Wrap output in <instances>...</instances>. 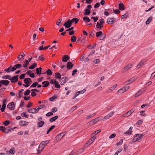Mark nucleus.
<instances>
[{"label": "nucleus", "mask_w": 155, "mask_h": 155, "mask_svg": "<svg viewBox=\"0 0 155 155\" xmlns=\"http://www.w3.org/2000/svg\"><path fill=\"white\" fill-rule=\"evenodd\" d=\"M50 142V140H47L46 141H42L40 144L39 146L41 147V150H42L46 145Z\"/></svg>", "instance_id": "obj_1"}, {"label": "nucleus", "mask_w": 155, "mask_h": 155, "mask_svg": "<svg viewBox=\"0 0 155 155\" xmlns=\"http://www.w3.org/2000/svg\"><path fill=\"white\" fill-rule=\"evenodd\" d=\"M0 131H2L5 134H8L9 132H11V130L7 129V128L4 126H0Z\"/></svg>", "instance_id": "obj_2"}, {"label": "nucleus", "mask_w": 155, "mask_h": 155, "mask_svg": "<svg viewBox=\"0 0 155 155\" xmlns=\"http://www.w3.org/2000/svg\"><path fill=\"white\" fill-rule=\"evenodd\" d=\"M72 24L70 20L68 19L64 22L63 25L66 28H70Z\"/></svg>", "instance_id": "obj_3"}, {"label": "nucleus", "mask_w": 155, "mask_h": 155, "mask_svg": "<svg viewBox=\"0 0 155 155\" xmlns=\"http://www.w3.org/2000/svg\"><path fill=\"white\" fill-rule=\"evenodd\" d=\"M31 80V78H25L24 80V83L25 84H23V85L25 87H27L30 85L29 81Z\"/></svg>", "instance_id": "obj_4"}, {"label": "nucleus", "mask_w": 155, "mask_h": 155, "mask_svg": "<svg viewBox=\"0 0 155 155\" xmlns=\"http://www.w3.org/2000/svg\"><path fill=\"white\" fill-rule=\"evenodd\" d=\"M18 75H16L15 76H13L11 77L10 78V80L11 81V82L12 83H15L18 82Z\"/></svg>", "instance_id": "obj_5"}, {"label": "nucleus", "mask_w": 155, "mask_h": 155, "mask_svg": "<svg viewBox=\"0 0 155 155\" xmlns=\"http://www.w3.org/2000/svg\"><path fill=\"white\" fill-rule=\"evenodd\" d=\"M65 132L61 133L55 137L56 140L59 141L66 134Z\"/></svg>", "instance_id": "obj_6"}, {"label": "nucleus", "mask_w": 155, "mask_h": 155, "mask_svg": "<svg viewBox=\"0 0 155 155\" xmlns=\"http://www.w3.org/2000/svg\"><path fill=\"white\" fill-rule=\"evenodd\" d=\"M7 107L11 110H14L15 108L14 102H13L9 103L7 105Z\"/></svg>", "instance_id": "obj_7"}, {"label": "nucleus", "mask_w": 155, "mask_h": 155, "mask_svg": "<svg viewBox=\"0 0 155 155\" xmlns=\"http://www.w3.org/2000/svg\"><path fill=\"white\" fill-rule=\"evenodd\" d=\"M133 66V64L132 63H131L127 65L126 66L124 67L122 71L123 72H125L129 69L131 68Z\"/></svg>", "instance_id": "obj_8"}, {"label": "nucleus", "mask_w": 155, "mask_h": 155, "mask_svg": "<svg viewBox=\"0 0 155 155\" xmlns=\"http://www.w3.org/2000/svg\"><path fill=\"white\" fill-rule=\"evenodd\" d=\"M6 105V99H4L3 101V104L2 105V107L1 108V110L2 112H3L5 111V107Z\"/></svg>", "instance_id": "obj_9"}, {"label": "nucleus", "mask_w": 155, "mask_h": 155, "mask_svg": "<svg viewBox=\"0 0 155 155\" xmlns=\"http://www.w3.org/2000/svg\"><path fill=\"white\" fill-rule=\"evenodd\" d=\"M134 110L133 109L127 112L126 113L124 114L123 115V117H127L130 116L131 114L134 112Z\"/></svg>", "instance_id": "obj_10"}, {"label": "nucleus", "mask_w": 155, "mask_h": 155, "mask_svg": "<svg viewBox=\"0 0 155 155\" xmlns=\"http://www.w3.org/2000/svg\"><path fill=\"white\" fill-rule=\"evenodd\" d=\"M135 80V78L132 77L129 80L126 81L124 83L126 85L129 84L134 82Z\"/></svg>", "instance_id": "obj_11"}, {"label": "nucleus", "mask_w": 155, "mask_h": 155, "mask_svg": "<svg viewBox=\"0 0 155 155\" xmlns=\"http://www.w3.org/2000/svg\"><path fill=\"white\" fill-rule=\"evenodd\" d=\"M140 137L139 136V134H136L135 135L134 139L132 140V141L134 142L140 140Z\"/></svg>", "instance_id": "obj_12"}, {"label": "nucleus", "mask_w": 155, "mask_h": 155, "mask_svg": "<svg viewBox=\"0 0 155 155\" xmlns=\"http://www.w3.org/2000/svg\"><path fill=\"white\" fill-rule=\"evenodd\" d=\"M96 138V137L95 136H93L92 137H91L89 140L87 141V143H86L87 144H88L89 145H90L91 143H92L94 140Z\"/></svg>", "instance_id": "obj_13"}, {"label": "nucleus", "mask_w": 155, "mask_h": 155, "mask_svg": "<svg viewBox=\"0 0 155 155\" xmlns=\"http://www.w3.org/2000/svg\"><path fill=\"white\" fill-rule=\"evenodd\" d=\"M115 21L114 18H108L107 21V23L108 24H113Z\"/></svg>", "instance_id": "obj_14"}, {"label": "nucleus", "mask_w": 155, "mask_h": 155, "mask_svg": "<svg viewBox=\"0 0 155 155\" xmlns=\"http://www.w3.org/2000/svg\"><path fill=\"white\" fill-rule=\"evenodd\" d=\"M102 35L103 33L101 31L97 32L96 33V37H99L101 40H103L104 38H103V37H102Z\"/></svg>", "instance_id": "obj_15"}, {"label": "nucleus", "mask_w": 155, "mask_h": 155, "mask_svg": "<svg viewBox=\"0 0 155 155\" xmlns=\"http://www.w3.org/2000/svg\"><path fill=\"white\" fill-rule=\"evenodd\" d=\"M74 66V64H72L71 62H68L67 65V68L68 70L71 69Z\"/></svg>", "instance_id": "obj_16"}, {"label": "nucleus", "mask_w": 155, "mask_h": 155, "mask_svg": "<svg viewBox=\"0 0 155 155\" xmlns=\"http://www.w3.org/2000/svg\"><path fill=\"white\" fill-rule=\"evenodd\" d=\"M28 112L30 113H36L38 112V111L36 110V108H31L28 110Z\"/></svg>", "instance_id": "obj_17"}, {"label": "nucleus", "mask_w": 155, "mask_h": 155, "mask_svg": "<svg viewBox=\"0 0 155 155\" xmlns=\"http://www.w3.org/2000/svg\"><path fill=\"white\" fill-rule=\"evenodd\" d=\"M79 42H80L81 44H84L85 43L84 39L81 37L79 38L76 43H79Z\"/></svg>", "instance_id": "obj_18"}, {"label": "nucleus", "mask_w": 155, "mask_h": 155, "mask_svg": "<svg viewBox=\"0 0 155 155\" xmlns=\"http://www.w3.org/2000/svg\"><path fill=\"white\" fill-rule=\"evenodd\" d=\"M70 59V57L68 55H64L62 57V61L63 62H66Z\"/></svg>", "instance_id": "obj_19"}, {"label": "nucleus", "mask_w": 155, "mask_h": 155, "mask_svg": "<svg viewBox=\"0 0 155 155\" xmlns=\"http://www.w3.org/2000/svg\"><path fill=\"white\" fill-rule=\"evenodd\" d=\"M79 21V19L77 18H73L71 20H70V21L72 24L74 23L75 24H76Z\"/></svg>", "instance_id": "obj_20"}, {"label": "nucleus", "mask_w": 155, "mask_h": 155, "mask_svg": "<svg viewBox=\"0 0 155 155\" xmlns=\"http://www.w3.org/2000/svg\"><path fill=\"white\" fill-rule=\"evenodd\" d=\"M145 62V61L143 62V61H141L138 64L136 67V69H139L142 66L144 65V64Z\"/></svg>", "instance_id": "obj_21"}, {"label": "nucleus", "mask_w": 155, "mask_h": 155, "mask_svg": "<svg viewBox=\"0 0 155 155\" xmlns=\"http://www.w3.org/2000/svg\"><path fill=\"white\" fill-rule=\"evenodd\" d=\"M1 81L2 84L5 86H7L10 82L9 81L7 80H1Z\"/></svg>", "instance_id": "obj_22"}, {"label": "nucleus", "mask_w": 155, "mask_h": 155, "mask_svg": "<svg viewBox=\"0 0 155 155\" xmlns=\"http://www.w3.org/2000/svg\"><path fill=\"white\" fill-rule=\"evenodd\" d=\"M45 124V122L44 121H41L37 123V126L39 127H41L43 126Z\"/></svg>", "instance_id": "obj_23"}, {"label": "nucleus", "mask_w": 155, "mask_h": 155, "mask_svg": "<svg viewBox=\"0 0 155 155\" xmlns=\"http://www.w3.org/2000/svg\"><path fill=\"white\" fill-rule=\"evenodd\" d=\"M84 15H89L91 13V10L90 9H89L86 8L84 9Z\"/></svg>", "instance_id": "obj_24"}, {"label": "nucleus", "mask_w": 155, "mask_h": 155, "mask_svg": "<svg viewBox=\"0 0 155 155\" xmlns=\"http://www.w3.org/2000/svg\"><path fill=\"white\" fill-rule=\"evenodd\" d=\"M49 82L47 81H44L42 83V84L43 85L42 86L43 87H48L49 85Z\"/></svg>", "instance_id": "obj_25"}, {"label": "nucleus", "mask_w": 155, "mask_h": 155, "mask_svg": "<svg viewBox=\"0 0 155 155\" xmlns=\"http://www.w3.org/2000/svg\"><path fill=\"white\" fill-rule=\"evenodd\" d=\"M125 92V88H122L118 90V91H117V94H121Z\"/></svg>", "instance_id": "obj_26"}, {"label": "nucleus", "mask_w": 155, "mask_h": 155, "mask_svg": "<svg viewBox=\"0 0 155 155\" xmlns=\"http://www.w3.org/2000/svg\"><path fill=\"white\" fill-rule=\"evenodd\" d=\"M119 8L120 10H124V5L123 3H120L119 4Z\"/></svg>", "instance_id": "obj_27"}, {"label": "nucleus", "mask_w": 155, "mask_h": 155, "mask_svg": "<svg viewBox=\"0 0 155 155\" xmlns=\"http://www.w3.org/2000/svg\"><path fill=\"white\" fill-rule=\"evenodd\" d=\"M132 128H133V127H130V128H129L128 130L127 131V132H126L125 133V134H132V131H131V130H132Z\"/></svg>", "instance_id": "obj_28"}, {"label": "nucleus", "mask_w": 155, "mask_h": 155, "mask_svg": "<svg viewBox=\"0 0 155 155\" xmlns=\"http://www.w3.org/2000/svg\"><path fill=\"white\" fill-rule=\"evenodd\" d=\"M100 117H98L92 120L93 124H94L100 120Z\"/></svg>", "instance_id": "obj_29"}, {"label": "nucleus", "mask_w": 155, "mask_h": 155, "mask_svg": "<svg viewBox=\"0 0 155 155\" xmlns=\"http://www.w3.org/2000/svg\"><path fill=\"white\" fill-rule=\"evenodd\" d=\"M47 73L48 75H51L52 74V72L51 71V70L49 69H48L47 71L45 72H43V73H42V74H45Z\"/></svg>", "instance_id": "obj_30"}, {"label": "nucleus", "mask_w": 155, "mask_h": 155, "mask_svg": "<svg viewBox=\"0 0 155 155\" xmlns=\"http://www.w3.org/2000/svg\"><path fill=\"white\" fill-rule=\"evenodd\" d=\"M37 63H33L32 65L29 66V68L30 69H33L35 68L37 66Z\"/></svg>", "instance_id": "obj_31"}, {"label": "nucleus", "mask_w": 155, "mask_h": 155, "mask_svg": "<svg viewBox=\"0 0 155 155\" xmlns=\"http://www.w3.org/2000/svg\"><path fill=\"white\" fill-rule=\"evenodd\" d=\"M22 54L21 55H18L17 58L18 61H21L22 60L21 58L25 56V54L24 53H22Z\"/></svg>", "instance_id": "obj_32"}, {"label": "nucleus", "mask_w": 155, "mask_h": 155, "mask_svg": "<svg viewBox=\"0 0 155 155\" xmlns=\"http://www.w3.org/2000/svg\"><path fill=\"white\" fill-rule=\"evenodd\" d=\"M77 40V37L76 36L73 35L71 36V41L72 42H75Z\"/></svg>", "instance_id": "obj_33"}, {"label": "nucleus", "mask_w": 155, "mask_h": 155, "mask_svg": "<svg viewBox=\"0 0 155 155\" xmlns=\"http://www.w3.org/2000/svg\"><path fill=\"white\" fill-rule=\"evenodd\" d=\"M83 19L85 22H89L91 21L90 19L88 17L84 16L83 17Z\"/></svg>", "instance_id": "obj_34"}, {"label": "nucleus", "mask_w": 155, "mask_h": 155, "mask_svg": "<svg viewBox=\"0 0 155 155\" xmlns=\"http://www.w3.org/2000/svg\"><path fill=\"white\" fill-rule=\"evenodd\" d=\"M153 19V17L152 16H150L149 17L147 20L146 21V25H148L149 24L150 22Z\"/></svg>", "instance_id": "obj_35"}, {"label": "nucleus", "mask_w": 155, "mask_h": 155, "mask_svg": "<svg viewBox=\"0 0 155 155\" xmlns=\"http://www.w3.org/2000/svg\"><path fill=\"white\" fill-rule=\"evenodd\" d=\"M54 84H55V87L57 88H59L60 87V85L59 84L58 82V81H57L55 80L54 81Z\"/></svg>", "instance_id": "obj_36"}, {"label": "nucleus", "mask_w": 155, "mask_h": 155, "mask_svg": "<svg viewBox=\"0 0 155 155\" xmlns=\"http://www.w3.org/2000/svg\"><path fill=\"white\" fill-rule=\"evenodd\" d=\"M55 78L56 79H60L61 78V76L60 73L58 72L56 73L55 74Z\"/></svg>", "instance_id": "obj_37"}, {"label": "nucleus", "mask_w": 155, "mask_h": 155, "mask_svg": "<svg viewBox=\"0 0 155 155\" xmlns=\"http://www.w3.org/2000/svg\"><path fill=\"white\" fill-rule=\"evenodd\" d=\"M58 117L57 116H55L54 117H52V118L50 119V121L51 122H53L55 121L57 119H58Z\"/></svg>", "instance_id": "obj_38"}, {"label": "nucleus", "mask_w": 155, "mask_h": 155, "mask_svg": "<svg viewBox=\"0 0 155 155\" xmlns=\"http://www.w3.org/2000/svg\"><path fill=\"white\" fill-rule=\"evenodd\" d=\"M29 63V62H28V60H25L24 64H23V67L25 68H27L28 65Z\"/></svg>", "instance_id": "obj_39"}, {"label": "nucleus", "mask_w": 155, "mask_h": 155, "mask_svg": "<svg viewBox=\"0 0 155 155\" xmlns=\"http://www.w3.org/2000/svg\"><path fill=\"white\" fill-rule=\"evenodd\" d=\"M57 98V96L56 95H54L52 97L49 98V100L50 101H52L55 99H56Z\"/></svg>", "instance_id": "obj_40"}, {"label": "nucleus", "mask_w": 155, "mask_h": 155, "mask_svg": "<svg viewBox=\"0 0 155 155\" xmlns=\"http://www.w3.org/2000/svg\"><path fill=\"white\" fill-rule=\"evenodd\" d=\"M96 43H94L93 46H91V45H89L87 47V48L89 49L94 48L96 46Z\"/></svg>", "instance_id": "obj_41"}, {"label": "nucleus", "mask_w": 155, "mask_h": 155, "mask_svg": "<svg viewBox=\"0 0 155 155\" xmlns=\"http://www.w3.org/2000/svg\"><path fill=\"white\" fill-rule=\"evenodd\" d=\"M142 93V91L140 90L138 91L137 93H136L135 95V97H138Z\"/></svg>", "instance_id": "obj_42"}, {"label": "nucleus", "mask_w": 155, "mask_h": 155, "mask_svg": "<svg viewBox=\"0 0 155 155\" xmlns=\"http://www.w3.org/2000/svg\"><path fill=\"white\" fill-rule=\"evenodd\" d=\"M11 76L9 75H6L2 77V78L4 79H8L10 80V78H11Z\"/></svg>", "instance_id": "obj_43"}, {"label": "nucleus", "mask_w": 155, "mask_h": 155, "mask_svg": "<svg viewBox=\"0 0 155 155\" xmlns=\"http://www.w3.org/2000/svg\"><path fill=\"white\" fill-rule=\"evenodd\" d=\"M30 90H27V91L24 92V94L25 96H27L29 95L30 93Z\"/></svg>", "instance_id": "obj_44"}, {"label": "nucleus", "mask_w": 155, "mask_h": 155, "mask_svg": "<svg viewBox=\"0 0 155 155\" xmlns=\"http://www.w3.org/2000/svg\"><path fill=\"white\" fill-rule=\"evenodd\" d=\"M96 114L95 113H94L93 114H91L89 115H88L87 117L86 118L87 119L90 118L91 117H92L95 116Z\"/></svg>", "instance_id": "obj_45"}, {"label": "nucleus", "mask_w": 155, "mask_h": 155, "mask_svg": "<svg viewBox=\"0 0 155 155\" xmlns=\"http://www.w3.org/2000/svg\"><path fill=\"white\" fill-rule=\"evenodd\" d=\"M12 67V65H11L9 66L7 69H5V71H6L8 73H10L11 71V67Z\"/></svg>", "instance_id": "obj_46"}, {"label": "nucleus", "mask_w": 155, "mask_h": 155, "mask_svg": "<svg viewBox=\"0 0 155 155\" xmlns=\"http://www.w3.org/2000/svg\"><path fill=\"white\" fill-rule=\"evenodd\" d=\"M22 66V65L21 64H18L14 65V66L16 68V69L17 68H20Z\"/></svg>", "instance_id": "obj_47"}, {"label": "nucleus", "mask_w": 155, "mask_h": 155, "mask_svg": "<svg viewBox=\"0 0 155 155\" xmlns=\"http://www.w3.org/2000/svg\"><path fill=\"white\" fill-rule=\"evenodd\" d=\"M38 83L37 82H36L34 83H33L31 86L30 87H36L37 85H38Z\"/></svg>", "instance_id": "obj_48"}, {"label": "nucleus", "mask_w": 155, "mask_h": 155, "mask_svg": "<svg viewBox=\"0 0 155 155\" xmlns=\"http://www.w3.org/2000/svg\"><path fill=\"white\" fill-rule=\"evenodd\" d=\"M3 124L5 126H7L9 124L10 122L8 120H6L3 122Z\"/></svg>", "instance_id": "obj_49"}, {"label": "nucleus", "mask_w": 155, "mask_h": 155, "mask_svg": "<svg viewBox=\"0 0 155 155\" xmlns=\"http://www.w3.org/2000/svg\"><path fill=\"white\" fill-rule=\"evenodd\" d=\"M38 59L41 61H44L45 60V58L42 56V55H40L38 57Z\"/></svg>", "instance_id": "obj_50"}, {"label": "nucleus", "mask_w": 155, "mask_h": 155, "mask_svg": "<svg viewBox=\"0 0 155 155\" xmlns=\"http://www.w3.org/2000/svg\"><path fill=\"white\" fill-rule=\"evenodd\" d=\"M100 5V3L99 2H97L94 5V8H97L99 7Z\"/></svg>", "instance_id": "obj_51"}, {"label": "nucleus", "mask_w": 155, "mask_h": 155, "mask_svg": "<svg viewBox=\"0 0 155 155\" xmlns=\"http://www.w3.org/2000/svg\"><path fill=\"white\" fill-rule=\"evenodd\" d=\"M91 18L94 20V22H96L98 19V17L97 16L96 17H91Z\"/></svg>", "instance_id": "obj_52"}, {"label": "nucleus", "mask_w": 155, "mask_h": 155, "mask_svg": "<svg viewBox=\"0 0 155 155\" xmlns=\"http://www.w3.org/2000/svg\"><path fill=\"white\" fill-rule=\"evenodd\" d=\"M143 120H139L136 124V125H139L142 124L143 122Z\"/></svg>", "instance_id": "obj_53"}, {"label": "nucleus", "mask_w": 155, "mask_h": 155, "mask_svg": "<svg viewBox=\"0 0 155 155\" xmlns=\"http://www.w3.org/2000/svg\"><path fill=\"white\" fill-rule=\"evenodd\" d=\"M26 113L25 112H23L22 113H21V115L22 117H24L26 118H28V115L26 114Z\"/></svg>", "instance_id": "obj_54"}, {"label": "nucleus", "mask_w": 155, "mask_h": 155, "mask_svg": "<svg viewBox=\"0 0 155 155\" xmlns=\"http://www.w3.org/2000/svg\"><path fill=\"white\" fill-rule=\"evenodd\" d=\"M100 62V61L99 59H96L95 60H94L93 61V62L94 64H98Z\"/></svg>", "instance_id": "obj_55"}, {"label": "nucleus", "mask_w": 155, "mask_h": 155, "mask_svg": "<svg viewBox=\"0 0 155 155\" xmlns=\"http://www.w3.org/2000/svg\"><path fill=\"white\" fill-rule=\"evenodd\" d=\"M123 142V139H121L120 141H119V142H118V143H117L116 145L117 146L121 145L122 144Z\"/></svg>", "instance_id": "obj_56"}, {"label": "nucleus", "mask_w": 155, "mask_h": 155, "mask_svg": "<svg viewBox=\"0 0 155 155\" xmlns=\"http://www.w3.org/2000/svg\"><path fill=\"white\" fill-rule=\"evenodd\" d=\"M61 21H62V19H59L58 20V21L56 22V25L58 26L60 25H60V24L61 23Z\"/></svg>", "instance_id": "obj_57"}, {"label": "nucleus", "mask_w": 155, "mask_h": 155, "mask_svg": "<svg viewBox=\"0 0 155 155\" xmlns=\"http://www.w3.org/2000/svg\"><path fill=\"white\" fill-rule=\"evenodd\" d=\"M122 150V149L121 148V149H120L118 150L117 152L115 153V154H114V155H118V153L120 152Z\"/></svg>", "instance_id": "obj_58"}, {"label": "nucleus", "mask_w": 155, "mask_h": 155, "mask_svg": "<svg viewBox=\"0 0 155 155\" xmlns=\"http://www.w3.org/2000/svg\"><path fill=\"white\" fill-rule=\"evenodd\" d=\"M117 86V84L114 85L113 87H111L110 88V89L111 91H113L114 90Z\"/></svg>", "instance_id": "obj_59"}, {"label": "nucleus", "mask_w": 155, "mask_h": 155, "mask_svg": "<svg viewBox=\"0 0 155 155\" xmlns=\"http://www.w3.org/2000/svg\"><path fill=\"white\" fill-rule=\"evenodd\" d=\"M36 72L37 74L40 75L41 74V71L39 70L38 68H36Z\"/></svg>", "instance_id": "obj_60"}, {"label": "nucleus", "mask_w": 155, "mask_h": 155, "mask_svg": "<svg viewBox=\"0 0 155 155\" xmlns=\"http://www.w3.org/2000/svg\"><path fill=\"white\" fill-rule=\"evenodd\" d=\"M41 148V147L39 146L38 149L37 150V151H38V153H37V155L40 154L41 153V152L42 151L41 150V149H40Z\"/></svg>", "instance_id": "obj_61"}, {"label": "nucleus", "mask_w": 155, "mask_h": 155, "mask_svg": "<svg viewBox=\"0 0 155 155\" xmlns=\"http://www.w3.org/2000/svg\"><path fill=\"white\" fill-rule=\"evenodd\" d=\"M101 131V130H96V131H94V133H93L92 134H98V133H100Z\"/></svg>", "instance_id": "obj_62"}, {"label": "nucleus", "mask_w": 155, "mask_h": 155, "mask_svg": "<svg viewBox=\"0 0 155 155\" xmlns=\"http://www.w3.org/2000/svg\"><path fill=\"white\" fill-rule=\"evenodd\" d=\"M25 74H21L19 77L20 79H23L25 77Z\"/></svg>", "instance_id": "obj_63"}, {"label": "nucleus", "mask_w": 155, "mask_h": 155, "mask_svg": "<svg viewBox=\"0 0 155 155\" xmlns=\"http://www.w3.org/2000/svg\"><path fill=\"white\" fill-rule=\"evenodd\" d=\"M53 114V113L52 112H50L47 113L46 114V116L47 117H49L50 116L52 115Z\"/></svg>", "instance_id": "obj_64"}]
</instances>
